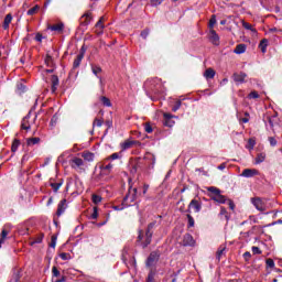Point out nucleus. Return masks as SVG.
<instances>
[{
  "label": "nucleus",
  "instance_id": "f257e3e1",
  "mask_svg": "<svg viewBox=\"0 0 282 282\" xmlns=\"http://www.w3.org/2000/svg\"><path fill=\"white\" fill-rule=\"evenodd\" d=\"M158 261H160V252L152 251L145 261V265L147 268H153V265H156Z\"/></svg>",
  "mask_w": 282,
  "mask_h": 282
},
{
  "label": "nucleus",
  "instance_id": "f03ea898",
  "mask_svg": "<svg viewBox=\"0 0 282 282\" xmlns=\"http://www.w3.org/2000/svg\"><path fill=\"white\" fill-rule=\"evenodd\" d=\"M153 228H155V221L150 223L148 225L147 231H145V241L143 242V246H150L152 239H153V232L151 230H153Z\"/></svg>",
  "mask_w": 282,
  "mask_h": 282
},
{
  "label": "nucleus",
  "instance_id": "7ed1b4c3",
  "mask_svg": "<svg viewBox=\"0 0 282 282\" xmlns=\"http://www.w3.org/2000/svg\"><path fill=\"white\" fill-rule=\"evenodd\" d=\"M138 199V188H130L128 192V195L123 198V204H127V202H135Z\"/></svg>",
  "mask_w": 282,
  "mask_h": 282
},
{
  "label": "nucleus",
  "instance_id": "20e7f679",
  "mask_svg": "<svg viewBox=\"0 0 282 282\" xmlns=\"http://www.w3.org/2000/svg\"><path fill=\"white\" fill-rule=\"evenodd\" d=\"M251 204L257 208V210H260V213H263L265 210V203H263V199L256 197L251 198Z\"/></svg>",
  "mask_w": 282,
  "mask_h": 282
},
{
  "label": "nucleus",
  "instance_id": "39448f33",
  "mask_svg": "<svg viewBox=\"0 0 282 282\" xmlns=\"http://www.w3.org/2000/svg\"><path fill=\"white\" fill-rule=\"evenodd\" d=\"M47 30L51 32H56V34H63V30H65V23L58 22L56 24L48 25Z\"/></svg>",
  "mask_w": 282,
  "mask_h": 282
},
{
  "label": "nucleus",
  "instance_id": "423d86ee",
  "mask_svg": "<svg viewBox=\"0 0 282 282\" xmlns=\"http://www.w3.org/2000/svg\"><path fill=\"white\" fill-rule=\"evenodd\" d=\"M102 23H105V17H101L95 24V34H97V36L104 34L105 25Z\"/></svg>",
  "mask_w": 282,
  "mask_h": 282
},
{
  "label": "nucleus",
  "instance_id": "0eeeda50",
  "mask_svg": "<svg viewBox=\"0 0 282 282\" xmlns=\"http://www.w3.org/2000/svg\"><path fill=\"white\" fill-rule=\"evenodd\" d=\"M70 166L72 169H75V171H78V169L85 166V162L80 158H73L70 160Z\"/></svg>",
  "mask_w": 282,
  "mask_h": 282
},
{
  "label": "nucleus",
  "instance_id": "6e6552de",
  "mask_svg": "<svg viewBox=\"0 0 282 282\" xmlns=\"http://www.w3.org/2000/svg\"><path fill=\"white\" fill-rule=\"evenodd\" d=\"M191 208L194 209V213H199L202 210V204L197 199H192L188 205L187 213H191Z\"/></svg>",
  "mask_w": 282,
  "mask_h": 282
},
{
  "label": "nucleus",
  "instance_id": "1a4fd4ad",
  "mask_svg": "<svg viewBox=\"0 0 282 282\" xmlns=\"http://www.w3.org/2000/svg\"><path fill=\"white\" fill-rule=\"evenodd\" d=\"M259 175V171L257 169H245L240 174V177H254Z\"/></svg>",
  "mask_w": 282,
  "mask_h": 282
},
{
  "label": "nucleus",
  "instance_id": "9d476101",
  "mask_svg": "<svg viewBox=\"0 0 282 282\" xmlns=\"http://www.w3.org/2000/svg\"><path fill=\"white\" fill-rule=\"evenodd\" d=\"M209 41L210 43H213V45H219V34H217V31H215V29L209 30Z\"/></svg>",
  "mask_w": 282,
  "mask_h": 282
},
{
  "label": "nucleus",
  "instance_id": "9b49d317",
  "mask_svg": "<svg viewBox=\"0 0 282 282\" xmlns=\"http://www.w3.org/2000/svg\"><path fill=\"white\" fill-rule=\"evenodd\" d=\"M91 12H86L82 18H80V25H84V28H87L89 23L93 21Z\"/></svg>",
  "mask_w": 282,
  "mask_h": 282
},
{
  "label": "nucleus",
  "instance_id": "f8f14e48",
  "mask_svg": "<svg viewBox=\"0 0 282 282\" xmlns=\"http://www.w3.org/2000/svg\"><path fill=\"white\" fill-rule=\"evenodd\" d=\"M232 78L235 83H239L240 85L246 83V78H248V75L246 73H235L232 75Z\"/></svg>",
  "mask_w": 282,
  "mask_h": 282
},
{
  "label": "nucleus",
  "instance_id": "ddd939ff",
  "mask_svg": "<svg viewBox=\"0 0 282 282\" xmlns=\"http://www.w3.org/2000/svg\"><path fill=\"white\" fill-rule=\"evenodd\" d=\"M67 208V199H62L57 206V212H56V215L57 217H61V215H63V213H65Z\"/></svg>",
  "mask_w": 282,
  "mask_h": 282
},
{
  "label": "nucleus",
  "instance_id": "4468645a",
  "mask_svg": "<svg viewBox=\"0 0 282 282\" xmlns=\"http://www.w3.org/2000/svg\"><path fill=\"white\" fill-rule=\"evenodd\" d=\"M210 199L217 204H226V202H228V198H226L225 195H221V193L217 195H210Z\"/></svg>",
  "mask_w": 282,
  "mask_h": 282
},
{
  "label": "nucleus",
  "instance_id": "2eb2a0df",
  "mask_svg": "<svg viewBox=\"0 0 282 282\" xmlns=\"http://www.w3.org/2000/svg\"><path fill=\"white\" fill-rule=\"evenodd\" d=\"M145 241H147V232L144 234L143 230H139L137 243H139V246H141L142 248H147L148 246H144Z\"/></svg>",
  "mask_w": 282,
  "mask_h": 282
},
{
  "label": "nucleus",
  "instance_id": "dca6fc26",
  "mask_svg": "<svg viewBox=\"0 0 282 282\" xmlns=\"http://www.w3.org/2000/svg\"><path fill=\"white\" fill-rule=\"evenodd\" d=\"M183 246H195V239L191 234H185L183 237Z\"/></svg>",
  "mask_w": 282,
  "mask_h": 282
},
{
  "label": "nucleus",
  "instance_id": "f3484780",
  "mask_svg": "<svg viewBox=\"0 0 282 282\" xmlns=\"http://www.w3.org/2000/svg\"><path fill=\"white\" fill-rule=\"evenodd\" d=\"M134 144H138V141L126 140L124 142L120 143L121 151H127L131 149V147H133Z\"/></svg>",
  "mask_w": 282,
  "mask_h": 282
},
{
  "label": "nucleus",
  "instance_id": "a211bd4d",
  "mask_svg": "<svg viewBox=\"0 0 282 282\" xmlns=\"http://www.w3.org/2000/svg\"><path fill=\"white\" fill-rule=\"evenodd\" d=\"M91 72L99 78V83L102 85V77L99 76V74H102V68L98 65H91Z\"/></svg>",
  "mask_w": 282,
  "mask_h": 282
},
{
  "label": "nucleus",
  "instance_id": "6ab92c4d",
  "mask_svg": "<svg viewBox=\"0 0 282 282\" xmlns=\"http://www.w3.org/2000/svg\"><path fill=\"white\" fill-rule=\"evenodd\" d=\"M8 235H10V230H8V227H3L1 235H0V248L2 243H6L8 240Z\"/></svg>",
  "mask_w": 282,
  "mask_h": 282
},
{
  "label": "nucleus",
  "instance_id": "aec40b11",
  "mask_svg": "<svg viewBox=\"0 0 282 282\" xmlns=\"http://www.w3.org/2000/svg\"><path fill=\"white\" fill-rule=\"evenodd\" d=\"M163 118H164L163 124L165 127H173V124H175V121L171 120V118H173L171 113H164Z\"/></svg>",
  "mask_w": 282,
  "mask_h": 282
},
{
  "label": "nucleus",
  "instance_id": "412c9836",
  "mask_svg": "<svg viewBox=\"0 0 282 282\" xmlns=\"http://www.w3.org/2000/svg\"><path fill=\"white\" fill-rule=\"evenodd\" d=\"M215 74H216L215 69L207 68L204 72L203 76H204V78H206V80H213V78H215Z\"/></svg>",
  "mask_w": 282,
  "mask_h": 282
},
{
  "label": "nucleus",
  "instance_id": "4be33fe9",
  "mask_svg": "<svg viewBox=\"0 0 282 282\" xmlns=\"http://www.w3.org/2000/svg\"><path fill=\"white\" fill-rule=\"evenodd\" d=\"M51 83H52V87H51L52 93L55 94L56 90L58 89V83H59V82H58V76L53 75V76L51 77Z\"/></svg>",
  "mask_w": 282,
  "mask_h": 282
},
{
  "label": "nucleus",
  "instance_id": "5701e85b",
  "mask_svg": "<svg viewBox=\"0 0 282 282\" xmlns=\"http://www.w3.org/2000/svg\"><path fill=\"white\" fill-rule=\"evenodd\" d=\"M83 58H85V54L79 53L74 59L73 67L74 69L80 67V63H83Z\"/></svg>",
  "mask_w": 282,
  "mask_h": 282
},
{
  "label": "nucleus",
  "instance_id": "b1692460",
  "mask_svg": "<svg viewBox=\"0 0 282 282\" xmlns=\"http://www.w3.org/2000/svg\"><path fill=\"white\" fill-rule=\"evenodd\" d=\"M82 158H84L86 162H94V159L96 158V155L93 152L85 151L82 153Z\"/></svg>",
  "mask_w": 282,
  "mask_h": 282
},
{
  "label": "nucleus",
  "instance_id": "393cba45",
  "mask_svg": "<svg viewBox=\"0 0 282 282\" xmlns=\"http://www.w3.org/2000/svg\"><path fill=\"white\" fill-rule=\"evenodd\" d=\"M111 169H113V164L109 163L107 165H101L100 171L102 175H109L111 173Z\"/></svg>",
  "mask_w": 282,
  "mask_h": 282
},
{
  "label": "nucleus",
  "instance_id": "a878e982",
  "mask_svg": "<svg viewBox=\"0 0 282 282\" xmlns=\"http://www.w3.org/2000/svg\"><path fill=\"white\" fill-rule=\"evenodd\" d=\"M10 23H12V13H9L6 15L4 21H3V30H9Z\"/></svg>",
  "mask_w": 282,
  "mask_h": 282
},
{
  "label": "nucleus",
  "instance_id": "bb28decb",
  "mask_svg": "<svg viewBox=\"0 0 282 282\" xmlns=\"http://www.w3.org/2000/svg\"><path fill=\"white\" fill-rule=\"evenodd\" d=\"M20 147H21V140L14 139L11 145V152L17 153Z\"/></svg>",
  "mask_w": 282,
  "mask_h": 282
},
{
  "label": "nucleus",
  "instance_id": "cd10ccee",
  "mask_svg": "<svg viewBox=\"0 0 282 282\" xmlns=\"http://www.w3.org/2000/svg\"><path fill=\"white\" fill-rule=\"evenodd\" d=\"M39 142H41V138H39V137L29 138L26 140L28 147H34V144H39Z\"/></svg>",
  "mask_w": 282,
  "mask_h": 282
},
{
  "label": "nucleus",
  "instance_id": "c85d7f7f",
  "mask_svg": "<svg viewBox=\"0 0 282 282\" xmlns=\"http://www.w3.org/2000/svg\"><path fill=\"white\" fill-rule=\"evenodd\" d=\"M259 47H260L262 54H265V52H268V39L261 40Z\"/></svg>",
  "mask_w": 282,
  "mask_h": 282
},
{
  "label": "nucleus",
  "instance_id": "c756f323",
  "mask_svg": "<svg viewBox=\"0 0 282 282\" xmlns=\"http://www.w3.org/2000/svg\"><path fill=\"white\" fill-rule=\"evenodd\" d=\"M145 282H155V269L151 268Z\"/></svg>",
  "mask_w": 282,
  "mask_h": 282
},
{
  "label": "nucleus",
  "instance_id": "7c9ffc66",
  "mask_svg": "<svg viewBox=\"0 0 282 282\" xmlns=\"http://www.w3.org/2000/svg\"><path fill=\"white\" fill-rule=\"evenodd\" d=\"M246 53V44H238L234 50V54H243Z\"/></svg>",
  "mask_w": 282,
  "mask_h": 282
},
{
  "label": "nucleus",
  "instance_id": "2f4dec72",
  "mask_svg": "<svg viewBox=\"0 0 282 282\" xmlns=\"http://www.w3.org/2000/svg\"><path fill=\"white\" fill-rule=\"evenodd\" d=\"M29 116L24 117L21 123V129L24 131H30V121H28Z\"/></svg>",
  "mask_w": 282,
  "mask_h": 282
},
{
  "label": "nucleus",
  "instance_id": "473e14b6",
  "mask_svg": "<svg viewBox=\"0 0 282 282\" xmlns=\"http://www.w3.org/2000/svg\"><path fill=\"white\" fill-rule=\"evenodd\" d=\"M226 252V247L220 246L216 252V258L218 259V261H221V257H224Z\"/></svg>",
  "mask_w": 282,
  "mask_h": 282
},
{
  "label": "nucleus",
  "instance_id": "72a5a7b5",
  "mask_svg": "<svg viewBox=\"0 0 282 282\" xmlns=\"http://www.w3.org/2000/svg\"><path fill=\"white\" fill-rule=\"evenodd\" d=\"M220 219H226L228 221L230 219V216H228V212L225 209V207H220V213H219Z\"/></svg>",
  "mask_w": 282,
  "mask_h": 282
},
{
  "label": "nucleus",
  "instance_id": "f704fd0d",
  "mask_svg": "<svg viewBox=\"0 0 282 282\" xmlns=\"http://www.w3.org/2000/svg\"><path fill=\"white\" fill-rule=\"evenodd\" d=\"M242 28H245V30H250L253 32V34H257V29L252 28V24L246 22V21H242Z\"/></svg>",
  "mask_w": 282,
  "mask_h": 282
},
{
  "label": "nucleus",
  "instance_id": "c9c22d12",
  "mask_svg": "<svg viewBox=\"0 0 282 282\" xmlns=\"http://www.w3.org/2000/svg\"><path fill=\"white\" fill-rule=\"evenodd\" d=\"M186 217H187L188 228H194L195 227V218H193V216L191 214H187Z\"/></svg>",
  "mask_w": 282,
  "mask_h": 282
},
{
  "label": "nucleus",
  "instance_id": "e433bc0d",
  "mask_svg": "<svg viewBox=\"0 0 282 282\" xmlns=\"http://www.w3.org/2000/svg\"><path fill=\"white\" fill-rule=\"evenodd\" d=\"M208 193H212V195H219L221 193V189L215 187V186H210L207 188Z\"/></svg>",
  "mask_w": 282,
  "mask_h": 282
},
{
  "label": "nucleus",
  "instance_id": "4c0bfd02",
  "mask_svg": "<svg viewBox=\"0 0 282 282\" xmlns=\"http://www.w3.org/2000/svg\"><path fill=\"white\" fill-rule=\"evenodd\" d=\"M50 186L52 187V189L54 191V193H58V189L63 186V183H51Z\"/></svg>",
  "mask_w": 282,
  "mask_h": 282
},
{
  "label": "nucleus",
  "instance_id": "58836bf2",
  "mask_svg": "<svg viewBox=\"0 0 282 282\" xmlns=\"http://www.w3.org/2000/svg\"><path fill=\"white\" fill-rule=\"evenodd\" d=\"M39 8H40L39 4L34 6L33 8L28 10L26 14L29 17H33V14H36V12H39Z\"/></svg>",
  "mask_w": 282,
  "mask_h": 282
},
{
  "label": "nucleus",
  "instance_id": "ea45409f",
  "mask_svg": "<svg viewBox=\"0 0 282 282\" xmlns=\"http://www.w3.org/2000/svg\"><path fill=\"white\" fill-rule=\"evenodd\" d=\"M262 162H265V154L264 153H260L256 158V164H261Z\"/></svg>",
  "mask_w": 282,
  "mask_h": 282
},
{
  "label": "nucleus",
  "instance_id": "a19ab883",
  "mask_svg": "<svg viewBox=\"0 0 282 282\" xmlns=\"http://www.w3.org/2000/svg\"><path fill=\"white\" fill-rule=\"evenodd\" d=\"M100 101L102 102L104 107H111V100L105 96L100 97Z\"/></svg>",
  "mask_w": 282,
  "mask_h": 282
},
{
  "label": "nucleus",
  "instance_id": "79ce46f5",
  "mask_svg": "<svg viewBox=\"0 0 282 282\" xmlns=\"http://www.w3.org/2000/svg\"><path fill=\"white\" fill-rule=\"evenodd\" d=\"M91 199L95 204H100V202H102V197L98 194H93Z\"/></svg>",
  "mask_w": 282,
  "mask_h": 282
},
{
  "label": "nucleus",
  "instance_id": "37998d69",
  "mask_svg": "<svg viewBox=\"0 0 282 282\" xmlns=\"http://www.w3.org/2000/svg\"><path fill=\"white\" fill-rule=\"evenodd\" d=\"M215 23H217V17L216 15H212L210 20H209V30H213V28H215Z\"/></svg>",
  "mask_w": 282,
  "mask_h": 282
},
{
  "label": "nucleus",
  "instance_id": "c03bdc74",
  "mask_svg": "<svg viewBox=\"0 0 282 282\" xmlns=\"http://www.w3.org/2000/svg\"><path fill=\"white\" fill-rule=\"evenodd\" d=\"M17 89H18V94H24L25 91V85H23L22 83L17 85Z\"/></svg>",
  "mask_w": 282,
  "mask_h": 282
},
{
  "label": "nucleus",
  "instance_id": "a18cd8bd",
  "mask_svg": "<svg viewBox=\"0 0 282 282\" xmlns=\"http://www.w3.org/2000/svg\"><path fill=\"white\" fill-rule=\"evenodd\" d=\"M254 144H257V142L253 139H249L247 149H249V151H252V149H254Z\"/></svg>",
  "mask_w": 282,
  "mask_h": 282
},
{
  "label": "nucleus",
  "instance_id": "49530a36",
  "mask_svg": "<svg viewBox=\"0 0 282 282\" xmlns=\"http://www.w3.org/2000/svg\"><path fill=\"white\" fill-rule=\"evenodd\" d=\"M59 258L63 260V261H69V259H72V256L69 253H61L59 254Z\"/></svg>",
  "mask_w": 282,
  "mask_h": 282
},
{
  "label": "nucleus",
  "instance_id": "de8ad7c7",
  "mask_svg": "<svg viewBox=\"0 0 282 282\" xmlns=\"http://www.w3.org/2000/svg\"><path fill=\"white\" fill-rule=\"evenodd\" d=\"M105 121H102V119H98V118H96L95 120H94V122H93V127H102V123H104Z\"/></svg>",
  "mask_w": 282,
  "mask_h": 282
},
{
  "label": "nucleus",
  "instance_id": "09e8293b",
  "mask_svg": "<svg viewBox=\"0 0 282 282\" xmlns=\"http://www.w3.org/2000/svg\"><path fill=\"white\" fill-rule=\"evenodd\" d=\"M91 219H98V207L93 208V214L90 215Z\"/></svg>",
  "mask_w": 282,
  "mask_h": 282
},
{
  "label": "nucleus",
  "instance_id": "8fccbe9b",
  "mask_svg": "<svg viewBox=\"0 0 282 282\" xmlns=\"http://www.w3.org/2000/svg\"><path fill=\"white\" fill-rule=\"evenodd\" d=\"M180 107H182V101L181 100H177L175 102V105L172 107V111H177L180 109Z\"/></svg>",
  "mask_w": 282,
  "mask_h": 282
},
{
  "label": "nucleus",
  "instance_id": "3c124183",
  "mask_svg": "<svg viewBox=\"0 0 282 282\" xmlns=\"http://www.w3.org/2000/svg\"><path fill=\"white\" fill-rule=\"evenodd\" d=\"M267 263V268H274V260H272L271 258L265 260Z\"/></svg>",
  "mask_w": 282,
  "mask_h": 282
},
{
  "label": "nucleus",
  "instance_id": "603ef678",
  "mask_svg": "<svg viewBox=\"0 0 282 282\" xmlns=\"http://www.w3.org/2000/svg\"><path fill=\"white\" fill-rule=\"evenodd\" d=\"M248 98L250 99H257L259 98V93H257V90H253L249 94Z\"/></svg>",
  "mask_w": 282,
  "mask_h": 282
},
{
  "label": "nucleus",
  "instance_id": "864d4df0",
  "mask_svg": "<svg viewBox=\"0 0 282 282\" xmlns=\"http://www.w3.org/2000/svg\"><path fill=\"white\" fill-rule=\"evenodd\" d=\"M52 274H53V276H61V271H58V268L53 267L52 268Z\"/></svg>",
  "mask_w": 282,
  "mask_h": 282
},
{
  "label": "nucleus",
  "instance_id": "5fc2aeb1",
  "mask_svg": "<svg viewBox=\"0 0 282 282\" xmlns=\"http://www.w3.org/2000/svg\"><path fill=\"white\" fill-rule=\"evenodd\" d=\"M251 250L253 254H262V251L259 247H252Z\"/></svg>",
  "mask_w": 282,
  "mask_h": 282
},
{
  "label": "nucleus",
  "instance_id": "6e6d98bb",
  "mask_svg": "<svg viewBox=\"0 0 282 282\" xmlns=\"http://www.w3.org/2000/svg\"><path fill=\"white\" fill-rule=\"evenodd\" d=\"M251 258H252V253H250V251H247L243 253L245 261H250Z\"/></svg>",
  "mask_w": 282,
  "mask_h": 282
},
{
  "label": "nucleus",
  "instance_id": "4d7b16f0",
  "mask_svg": "<svg viewBox=\"0 0 282 282\" xmlns=\"http://www.w3.org/2000/svg\"><path fill=\"white\" fill-rule=\"evenodd\" d=\"M149 34H150L149 29H145V30H143V31L141 32V36H142L144 40L149 37Z\"/></svg>",
  "mask_w": 282,
  "mask_h": 282
},
{
  "label": "nucleus",
  "instance_id": "13d9d810",
  "mask_svg": "<svg viewBox=\"0 0 282 282\" xmlns=\"http://www.w3.org/2000/svg\"><path fill=\"white\" fill-rule=\"evenodd\" d=\"M50 247L56 248V236H52Z\"/></svg>",
  "mask_w": 282,
  "mask_h": 282
},
{
  "label": "nucleus",
  "instance_id": "bf43d9fd",
  "mask_svg": "<svg viewBox=\"0 0 282 282\" xmlns=\"http://www.w3.org/2000/svg\"><path fill=\"white\" fill-rule=\"evenodd\" d=\"M163 1L164 0H151V6H154V7L162 6Z\"/></svg>",
  "mask_w": 282,
  "mask_h": 282
},
{
  "label": "nucleus",
  "instance_id": "052dcab7",
  "mask_svg": "<svg viewBox=\"0 0 282 282\" xmlns=\"http://www.w3.org/2000/svg\"><path fill=\"white\" fill-rule=\"evenodd\" d=\"M35 41H36L37 43H43V34L36 33V35H35Z\"/></svg>",
  "mask_w": 282,
  "mask_h": 282
},
{
  "label": "nucleus",
  "instance_id": "680f3d73",
  "mask_svg": "<svg viewBox=\"0 0 282 282\" xmlns=\"http://www.w3.org/2000/svg\"><path fill=\"white\" fill-rule=\"evenodd\" d=\"M269 142H270L271 147H276V144H278L276 139H274V137H269Z\"/></svg>",
  "mask_w": 282,
  "mask_h": 282
},
{
  "label": "nucleus",
  "instance_id": "e2e57ef3",
  "mask_svg": "<svg viewBox=\"0 0 282 282\" xmlns=\"http://www.w3.org/2000/svg\"><path fill=\"white\" fill-rule=\"evenodd\" d=\"M108 160H120V154L119 153H112Z\"/></svg>",
  "mask_w": 282,
  "mask_h": 282
},
{
  "label": "nucleus",
  "instance_id": "0e129e2a",
  "mask_svg": "<svg viewBox=\"0 0 282 282\" xmlns=\"http://www.w3.org/2000/svg\"><path fill=\"white\" fill-rule=\"evenodd\" d=\"M144 129H145V133H153V128L151 127V124L147 123Z\"/></svg>",
  "mask_w": 282,
  "mask_h": 282
},
{
  "label": "nucleus",
  "instance_id": "69168bd1",
  "mask_svg": "<svg viewBox=\"0 0 282 282\" xmlns=\"http://www.w3.org/2000/svg\"><path fill=\"white\" fill-rule=\"evenodd\" d=\"M227 202H228V206H229L230 210H235V203L230 199H228Z\"/></svg>",
  "mask_w": 282,
  "mask_h": 282
},
{
  "label": "nucleus",
  "instance_id": "338daca9",
  "mask_svg": "<svg viewBox=\"0 0 282 282\" xmlns=\"http://www.w3.org/2000/svg\"><path fill=\"white\" fill-rule=\"evenodd\" d=\"M148 191H149V185L144 184L143 185V195H147Z\"/></svg>",
  "mask_w": 282,
  "mask_h": 282
},
{
  "label": "nucleus",
  "instance_id": "774afa93",
  "mask_svg": "<svg viewBox=\"0 0 282 282\" xmlns=\"http://www.w3.org/2000/svg\"><path fill=\"white\" fill-rule=\"evenodd\" d=\"M67 279L65 276H62V279L56 280L55 282H65Z\"/></svg>",
  "mask_w": 282,
  "mask_h": 282
}]
</instances>
